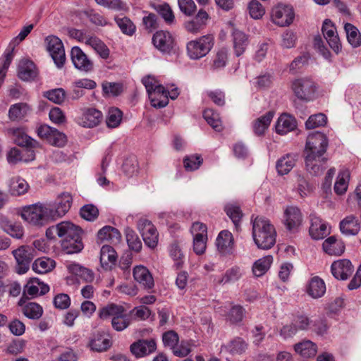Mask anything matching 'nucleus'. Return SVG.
Here are the masks:
<instances>
[{
    "label": "nucleus",
    "instance_id": "obj_1",
    "mask_svg": "<svg viewBox=\"0 0 361 361\" xmlns=\"http://www.w3.org/2000/svg\"><path fill=\"white\" fill-rule=\"evenodd\" d=\"M329 145L326 136L316 131L310 133L306 140L305 148V166L307 171L314 176L323 171V164L326 162L324 154Z\"/></svg>",
    "mask_w": 361,
    "mask_h": 361
},
{
    "label": "nucleus",
    "instance_id": "obj_2",
    "mask_svg": "<svg viewBox=\"0 0 361 361\" xmlns=\"http://www.w3.org/2000/svg\"><path fill=\"white\" fill-rule=\"evenodd\" d=\"M252 238L259 249L269 250L276 243V231L270 221L264 216L252 219Z\"/></svg>",
    "mask_w": 361,
    "mask_h": 361
},
{
    "label": "nucleus",
    "instance_id": "obj_3",
    "mask_svg": "<svg viewBox=\"0 0 361 361\" xmlns=\"http://www.w3.org/2000/svg\"><path fill=\"white\" fill-rule=\"evenodd\" d=\"M20 216L25 221L36 226L41 227L53 221L47 202H37L24 207Z\"/></svg>",
    "mask_w": 361,
    "mask_h": 361
},
{
    "label": "nucleus",
    "instance_id": "obj_4",
    "mask_svg": "<svg viewBox=\"0 0 361 361\" xmlns=\"http://www.w3.org/2000/svg\"><path fill=\"white\" fill-rule=\"evenodd\" d=\"M99 316L102 319L112 317L111 325L114 330L121 331L130 324L131 317L122 305L110 304L99 310Z\"/></svg>",
    "mask_w": 361,
    "mask_h": 361
},
{
    "label": "nucleus",
    "instance_id": "obj_5",
    "mask_svg": "<svg viewBox=\"0 0 361 361\" xmlns=\"http://www.w3.org/2000/svg\"><path fill=\"white\" fill-rule=\"evenodd\" d=\"M142 84L147 92L152 106L155 108H164L169 104L166 96V88L160 85L155 78L147 76L142 78Z\"/></svg>",
    "mask_w": 361,
    "mask_h": 361
},
{
    "label": "nucleus",
    "instance_id": "obj_6",
    "mask_svg": "<svg viewBox=\"0 0 361 361\" xmlns=\"http://www.w3.org/2000/svg\"><path fill=\"white\" fill-rule=\"evenodd\" d=\"M291 90L298 99L309 102L314 99L317 85L312 78L302 77L292 81Z\"/></svg>",
    "mask_w": 361,
    "mask_h": 361
},
{
    "label": "nucleus",
    "instance_id": "obj_7",
    "mask_svg": "<svg viewBox=\"0 0 361 361\" xmlns=\"http://www.w3.org/2000/svg\"><path fill=\"white\" fill-rule=\"evenodd\" d=\"M214 45V37L207 35L187 44L188 55L191 59H200L206 56Z\"/></svg>",
    "mask_w": 361,
    "mask_h": 361
},
{
    "label": "nucleus",
    "instance_id": "obj_8",
    "mask_svg": "<svg viewBox=\"0 0 361 361\" xmlns=\"http://www.w3.org/2000/svg\"><path fill=\"white\" fill-rule=\"evenodd\" d=\"M35 250L30 246L22 245L13 250L12 254L16 261V272L20 274L26 273L35 255Z\"/></svg>",
    "mask_w": 361,
    "mask_h": 361
},
{
    "label": "nucleus",
    "instance_id": "obj_9",
    "mask_svg": "<svg viewBox=\"0 0 361 361\" xmlns=\"http://www.w3.org/2000/svg\"><path fill=\"white\" fill-rule=\"evenodd\" d=\"M72 202L73 198L68 192L59 195L54 202H47L52 221L63 216L71 209Z\"/></svg>",
    "mask_w": 361,
    "mask_h": 361
},
{
    "label": "nucleus",
    "instance_id": "obj_10",
    "mask_svg": "<svg viewBox=\"0 0 361 361\" xmlns=\"http://www.w3.org/2000/svg\"><path fill=\"white\" fill-rule=\"evenodd\" d=\"M154 46L160 52L164 54H170L175 51L176 40L172 34L168 31L159 30L152 37Z\"/></svg>",
    "mask_w": 361,
    "mask_h": 361
},
{
    "label": "nucleus",
    "instance_id": "obj_11",
    "mask_svg": "<svg viewBox=\"0 0 361 361\" xmlns=\"http://www.w3.org/2000/svg\"><path fill=\"white\" fill-rule=\"evenodd\" d=\"M137 227L147 246L154 248L157 245L159 234L155 226L147 219H140Z\"/></svg>",
    "mask_w": 361,
    "mask_h": 361
},
{
    "label": "nucleus",
    "instance_id": "obj_12",
    "mask_svg": "<svg viewBox=\"0 0 361 361\" xmlns=\"http://www.w3.org/2000/svg\"><path fill=\"white\" fill-rule=\"evenodd\" d=\"M47 50L49 51L54 63L58 68L63 66L66 62V54L61 40L55 36L47 38Z\"/></svg>",
    "mask_w": 361,
    "mask_h": 361
},
{
    "label": "nucleus",
    "instance_id": "obj_13",
    "mask_svg": "<svg viewBox=\"0 0 361 361\" xmlns=\"http://www.w3.org/2000/svg\"><path fill=\"white\" fill-rule=\"evenodd\" d=\"M71 59L74 67L80 72L89 73L94 69L93 61L79 47L71 49Z\"/></svg>",
    "mask_w": 361,
    "mask_h": 361
},
{
    "label": "nucleus",
    "instance_id": "obj_14",
    "mask_svg": "<svg viewBox=\"0 0 361 361\" xmlns=\"http://www.w3.org/2000/svg\"><path fill=\"white\" fill-rule=\"evenodd\" d=\"M295 14L292 6L279 4L272 9L271 18L274 23L280 26H288L293 20Z\"/></svg>",
    "mask_w": 361,
    "mask_h": 361
},
{
    "label": "nucleus",
    "instance_id": "obj_15",
    "mask_svg": "<svg viewBox=\"0 0 361 361\" xmlns=\"http://www.w3.org/2000/svg\"><path fill=\"white\" fill-rule=\"evenodd\" d=\"M103 118L102 113L93 108L82 110L80 116L75 118L76 123L85 128H94L99 125Z\"/></svg>",
    "mask_w": 361,
    "mask_h": 361
},
{
    "label": "nucleus",
    "instance_id": "obj_16",
    "mask_svg": "<svg viewBox=\"0 0 361 361\" xmlns=\"http://www.w3.org/2000/svg\"><path fill=\"white\" fill-rule=\"evenodd\" d=\"M322 31L330 47L336 53H338L341 49V44L336 29L330 20L326 19L324 20Z\"/></svg>",
    "mask_w": 361,
    "mask_h": 361
},
{
    "label": "nucleus",
    "instance_id": "obj_17",
    "mask_svg": "<svg viewBox=\"0 0 361 361\" xmlns=\"http://www.w3.org/2000/svg\"><path fill=\"white\" fill-rule=\"evenodd\" d=\"M8 133L15 143L19 146L31 148L39 147V143L28 136L23 128H11L8 130Z\"/></svg>",
    "mask_w": 361,
    "mask_h": 361
},
{
    "label": "nucleus",
    "instance_id": "obj_18",
    "mask_svg": "<svg viewBox=\"0 0 361 361\" xmlns=\"http://www.w3.org/2000/svg\"><path fill=\"white\" fill-rule=\"evenodd\" d=\"M310 219L311 225L309 232L313 239H323L329 234V230L327 228V224L315 214H310Z\"/></svg>",
    "mask_w": 361,
    "mask_h": 361
},
{
    "label": "nucleus",
    "instance_id": "obj_19",
    "mask_svg": "<svg viewBox=\"0 0 361 361\" xmlns=\"http://www.w3.org/2000/svg\"><path fill=\"white\" fill-rule=\"evenodd\" d=\"M157 344L154 339H140L130 345V351L137 357H144L155 351Z\"/></svg>",
    "mask_w": 361,
    "mask_h": 361
},
{
    "label": "nucleus",
    "instance_id": "obj_20",
    "mask_svg": "<svg viewBox=\"0 0 361 361\" xmlns=\"http://www.w3.org/2000/svg\"><path fill=\"white\" fill-rule=\"evenodd\" d=\"M56 234L63 240L78 238L82 234V229L71 221H62L55 226Z\"/></svg>",
    "mask_w": 361,
    "mask_h": 361
},
{
    "label": "nucleus",
    "instance_id": "obj_21",
    "mask_svg": "<svg viewBox=\"0 0 361 361\" xmlns=\"http://www.w3.org/2000/svg\"><path fill=\"white\" fill-rule=\"evenodd\" d=\"M331 269L334 276L341 280H346L353 272V267L350 261L346 259L334 262Z\"/></svg>",
    "mask_w": 361,
    "mask_h": 361
},
{
    "label": "nucleus",
    "instance_id": "obj_22",
    "mask_svg": "<svg viewBox=\"0 0 361 361\" xmlns=\"http://www.w3.org/2000/svg\"><path fill=\"white\" fill-rule=\"evenodd\" d=\"M37 74V69L32 61L26 59L20 61L18 68V75L20 79L24 81L32 80Z\"/></svg>",
    "mask_w": 361,
    "mask_h": 361
},
{
    "label": "nucleus",
    "instance_id": "obj_23",
    "mask_svg": "<svg viewBox=\"0 0 361 361\" xmlns=\"http://www.w3.org/2000/svg\"><path fill=\"white\" fill-rule=\"evenodd\" d=\"M134 279L144 288L151 289L154 286V279L147 267L138 265L133 269Z\"/></svg>",
    "mask_w": 361,
    "mask_h": 361
},
{
    "label": "nucleus",
    "instance_id": "obj_24",
    "mask_svg": "<svg viewBox=\"0 0 361 361\" xmlns=\"http://www.w3.org/2000/svg\"><path fill=\"white\" fill-rule=\"evenodd\" d=\"M284 224L289 231L296 229L302 222V214L300 209L295 207H288L284 211Z\"/></svg>",
    "mask_w": 361,
    "mask_h": 361
},
{
    "label": "nucleus",
    "instance_id": "obj_25",
    "mask_svg": "<svg viewBox=\"0 0 361 361\" xmlns=\"http://www.w3.org/2000/svg\"><path fill=\"white\" fill-rule=\"evenodd\" d=\"M121 239L119 231L112 226H105L97 232V240L98 243L108 242L112 244H118Z\"/></svg>",
    "mask_w": 361,
    "mask_h": 361
},
{
    "label": "nucleus",
    "instance_id": "obj_26",
    "mask_svg": "<svg viewBox=\"0 0 361 361\" xmlns=\"http://www.w3.org/2000/svg\"><path fill=\"white\" fill-rule=\"evenodd\" d=\"M217 250L222 254H229L234 245V240L232 233L227 231H221L216 240Z\"/></svg>",
    "mask_w": 361,
    "mask_h": 361
},
{
    "label": "nucleus",
    "instance_id": "obj_27",
    "mask_svg": "<svg viewBox=\"0 0 361 361\" xmlns=\"http://www.w3.org/2000/svg\"><path fill=\"white\" fill-rule=\"evenodd\" d=\"M324 281L319 276L312 277L307 284L306 293L314 299L322 298L326 293Z\"/></svg>",
    "mask_w": 361,
    "mask_h": 361
},
{
    "label": "nucleus",
    "instance_id": "obj_28",
    "mask_svg": "<svg viewBox=\"0 0 361 361\" xmlns=\"http://www.w3.org/2000/svg\"><path fill=\"white\" fill-rule=\"evenodd\" d=\"M111 345L109 336L104 332L97 331L90 341L89 346L91 350L97 352L106 351Z\"/></svg>",
    "mask_w": 361,
    "mask_h": 361
},
{
    "label": "nucleus",
    "instance_id": "obj_29",
    "mask_svg": "<svg viewBox=\"0 0 361 361\" xmlns=\"http://www.w3.org/2000/svg\"><path fill=\"white\" fill-rule=\"evenodd\" d=\"M297 127V122L294 117L283 114L277 120L275 128L278 134L286 135L294 130Z\"/></svg>",
    "mask_w": 361,
    "mask_h": 361
},
{
    "label": "nucleus",
    "instance_id": "obj_30",
    "mask_svg": "<svg viewBox=\"0 0 361 361\" xmlns=\"http://www.w3.org/2000/svg\"><path fill=\"white\" fill-rule=\"evenodd\" d=\"M247 343L242 338L236 337L221 347V353H228L231 355H241L247 349Z\"/></svg>",
    "mask_w": 361,
    "mask_h": 361
},
{
    "label": "nucleus",
    "instance_id": "obj_31",
    "mask_svg": "<svg viewBox=\"0 0 361 361\" xmlns=\"http://www.w3.org/2000/svg\"><path fill=\"white\" fill-rule=\"evenodd\" d=\"M340 230L345 235H355L360 230L359 220L354 215H349L340 222Z\"/></svg>",
    "mask_w": 361,
    "mask_h": 361
},
{
    "label": "nucleus",
    "instance_id": "obj_32",
    "mask_svg": "<svg viewBox=\"0 0 361 361\" xmlns=\"http://www.w3.org/2000/svg\"><path fill=\"white\" fill-rule=\"evenodd\" d=\"M297 161V155L295 154H287L278 159L276 164V169L279 175L288 174L295 166Z\"/></svg>",
    "mask_w": 361,
    "mask_h": 361
},
{
    "label": "nucleus",
    "instance_id": "obj_33",
    "mask_svg": "<svg viewBox=\"0 0 361 361\" xmlns=\"http://www.w3.org/2000/svg\"><path fill=\"white\" fill-rule=\"evenodd\" d=\"M293 348L296 353L306 358L314 357L317 352V345L310 340H303L295 343Z\"/></svg>",
    "mask_w": 361,
    "mask_h": 361
},
{
    "label": "nucleus",
    "instance_id": "obj_34",
    "mask_svg": "<svg viewBox=\"0 0 361 361\" xmlns=\"http://www.w3.org/2000/svg\"><path fill=\"white\" fill-rule=\"evenodd\" d=\"M274 111H270L254 121L252 128L255 135H262L264 134L274 118Z\"/></svg>",
    "mask_w": 361,
    "mask_h": 361
},
{
    "label": "nucleus",
    "instance_id": "obj_35",
    "mask_svg": "<svg viewBox=\"0 0 361 361\" xmlns=\"http://www.w3.org/2000/svg\"><path fill=\"white\" fill-rule=\"evenodd\" d=\"M117 259V255L115 250L110 245H104L100 250V262L102 266L106 269L111 268Z\"/></svg>",
    "mask_w": 361,
    "mask_h": 361
},
{
    "label": "nucleus",
    "instance_id": "obj_36",
    "mask_svg": "<svg viewBox=\"0 0 361 361\" xmlns=\"http://www.w3.org/2000/svg\"><path fill=\"white\" fill-rule=\"evenodd\" d=\"M323 250L330 255H341L345 249V246L341 241L337 240L334 236H331L326 239L322 245Z\"/></svg>",
    "mask_w": 361,
    "mask_h": 361
},
{
    "label": "nucleus",
    "instance_id": "obj_37",
    "mask_svg": "<svg viewBox=\"0 0 361 361\" xmlns=\"http://www.w3.org/2000/svg\"><path fill=\"white\" fill-rule=\"evenodd\" d=\"M233 42L235 54L240 56L245 52L248 45V38L243 32L235 30L233 32Z\"/></svg>",
    "mask_w": 361,
    "mask_h": 361
},
{
    "label": "nucleus",
    "instance_id": "obj_38",
    "mask_svg": "<svg viewBox=\"0 0 361 361\" xmlns=\"http://www.w3.org/2000/svg\"><path fill=\"white\" fill-rule=\"evenodd\" d=\"M56 266L55 262L48 257H40L35 260L32 269L38 274H46L51 271Z\"/></svg>",
    "mask_w": 361,
    "mask_h": 361
},
{
    "label": "nucleus",
    "instance_id": "obj_39",
    "mask_svg": "<svg viewBox=\"0 0 361 361\" xmlns=\"http://www.w3.org/2000/svg\"><path fill=\"white\" fill-rule=\"evenodd\" d=\"M29 110L30 108L27 104L17 103L10 106L8 116L11 121H19L27 115Z\"/></svg>",
    "mask_w": 361,
    "mask_h": 361
},
{
    "label": "nucleus",
    "instance_id": "obj_40",
    "mask_svg": "<svg viewBox=\"0 0 361 361\" xmlns=\"http://www.w3.org/2000/svg\"><path fill=\"white\" fill-rule=\"evenodd\" d=\"M61 246L67 254L80 252L84 247L81 235L78 236V238H71L70 239L63 240Z\"/></svg>",
    "mask_w": 361,
    "mask_h": 361
},
{
    "label": "nucleus",
    "instance_id": "obj_41",
    "mask_svg": "<svg viewBox=\"0 0 361 361\" xmlns=\"http://www.w3.org/2000/svg\"><path fill=\"white\" fill-rule=\"evenodd\" d=\"M87 45L92 48L102 59H107L109 58L110 54L109 49L96 36H92Z\"/></svg>",
    "mask_w": 361,
    "mask_h": 361
},
{
    "label": "nucleus",
    "instance_id": "obj_42",
    "mask_svg": "<svg viewBox=\"0 0 361 361\" xmlns=\"http://www.w3.org/2000/svg\"><path fill=\"white\" fill-rule=\"evenodd\" d=\"M27 182L20 178L15 177L10 180L9 192L12 195L18 196L25 194L28 190Z\"/></svg>",
    "mask_w": 361,
    "mask_h": 361
},
{
    "label": "nucleus",
    "instance_id": "obj_43",
    "mask_svg": "<svg viewBox=\"0 0 361 361\" xmlns=\"http://www.w3.org/2000/svg\"><path fill=\"white\" fill-rule=\"evenodd\" d=\"M344 30L348 42L353 47H357L361 44V34L356 27L347 23L344 25Z\"/></svg>",
    "mask_w": 361,
    "mask_h": 361
},
{
    "label": "nucleus",
    "instance_id": "obj_44",
    "mask_svg": "<svg viewBox=\"0 0 361 361\" xmlns=\"http://www.w3.org/2000/svg\"><path fill=\"white\" fill-rule=\"evenodd\" d=\"M350 173L348 170H341L337 177V180L334 184V191L337 195L344 194L348 186V180Z\"/></svg>",
    "mask_w": 361,
    "mask_h": 361
},
{
    "label": "nucleus",
    "instance_id": "obj_45",
    "mask_svg": "<svg viewBox=\"0 0 361 361\" xmlns=\"http://www.w3.org/2000/svg\"><path fill=\"white\" fill-rule=\"evenodd\" d=\"M272 261L273 258L271 255H267L258 259L255 262L253 265V274L258 277L262 276L269 269Z\"/></svg>",
    "mask_w": 361,
    "mask_h": 361
},
{
    "label": "nucleus",
    "instance_id": "obj_46",
    "mask_svg": "<svg viewBox=\"0 0 361 361\" xmlns=\"http://www.w3.org/2000/svg\"><path fill=\"white\" fill-rule=\"evenodd\" d=\"M203 117L214 130L217 132L222 130V123L218 113L212 109H207L203 113Z\"/></svg>",
    "mask_w": 361,
    "mask_h": 361
},
{
    "label": "nucleus",
    "instance_id": "obj_47",
    "mask_svg": "<svg viewBox=\"0 0 361 361\" xmlns=\"http://www.w3.org/2000/svg\"><path fill=\"white\" fill-rule=\"evenodd\" d=\"M23 312L29 319H38L43 314V309L36 302H28L23 307Z\"/></svg>",
    "mask_w": 361,
    "mask_h": 361
},
{
    "label": "nucleus",
    "instance_id": "obj_48",
    "mask_svg": "<svg viewBox=\"0 0 361 361\" xmlns=\"http://www.w3.org/2000/svg\"><path fill=\"white\" fill-rule=\"evenodd\" d=\"M243 274V271L240 267H233L225 272L219 283H234L238 281Z\"/></svg>",
    "mask_w": 361,
    "mask_h": 361
},
{
    "label": "nucleus",
    "instance_id": "obj_49",
    "mask_svg": "<svg viewBox=\"0 0 361 361\" xmlns=\"http://www.w3.org/2000/svg\"><path fill=\"white\" fill-rule=\"evenodd\" d=\"M126 238L129 248L135 252H140L142 249V242L136 233L130 228L126 231Z\"/></svg>",
    "mask_w": 361,
    "mask_h": 361
},
{
    "label": "nucleus",
    "instance_id": "obj_50",
    "mask_svg": "<svg viewBox=\"0 0 361 361\" xmlns=\"http://www.w3.org/2000/svg\"><path fill=\"white\" fill-rule=\"evenodd\" d=\"M226 214L232 220L236 230L238 231L240 228V223L243 214L239 207L234 204H228L225 207Z\"/></svg>",
    "mask_w": 361,
    "mask_h": 361
},
{
    "label": "nucleus",
    "instance_id": "obj_51",
    "mask_svg": "<svg viewBox=\"0 0 361 361\" xmlns=\"http://www.w3.org/2000/svg\"><path fill=\"white\" fill-rule=\"evenodd\" d=\"M123 113L118 108H111L109 110L106 123L109 128L118 127L122 120Z\"/></svg>",
    "mask_w": 361,
    "mask_h": 361
},
{
    "label": "nucleus",
    "instance_id": "obj_52",
    "mask_svg": "<svg viewBox=\"0 0 361 361\" xmlns=\"http://www.w3.org/2000/svg\"><path fill=\"white\" fill-rule=\"evenodd\" d=\"M203 162V159L200 154L186 156L183 159L184 168L188 171H193L200 168Z\"/></svg>",
    "mask_w": 361,
    "mask_h": 361
},
{
    "label": "nucleus",
    "instance_id": "obj_53",
    "mask_svg": "<svg viewBox=\"0 0 361 361\" xmlns=\"http://www.w3.org/2000/svg\"><path fill=\"white\" fill-rule=\"evenodd\" d=\"M80 216L88 221H94L99 216V209L92 204L84 205L80 210Z\"/></svg>",
    "mask_w": 361,
    "mask_h": 361
},
{
    "label": "nucleus",
    "instance_id": "obj_54",
    "mask_svg": "<svg viewBox=\"0 0 361 361\" xmlns=\"http://www.w3.org/2000/svg\"><path fill=\"white\" fill-rule=\"evenodd\" d=\"M116 22L123 34L131 36L135 33L136 27L128 18H116Z\"/></svg>",
    "mask_w": 361,
    "mask_h": 361
},
{
    "label": "nucleus",
    "instance_id": "obj_55",
    "mask_svg": "<svg viewBox=\"0 0 361 361\" xmlns=\"http://www.w3.org/2000/svg\"><path fill=\"white\" fill-rule=\"evenodd\" d=\"M327 121V118L325 114L319 113L310 116L305 123V126L307 129H313L320 126H324Z\"/></svg>",
    "mask_w": 361,
    "mask_h": 361
},
{
    "label": "nucleus",
    "instance_id": "obj_56",
    "mask_svg": "<svg viewBox=\"0 0 361 361\" xmlns=\"http://www.w3.org/2000/svg\"><path fill=\"white\" fill-rule=\"evenodd\" d=\"M250 16L254 19H260L265 13V9L260 2L252 0L247 6Z\"/></svg>",
    "mask_w": 361,
    "mask_h": 361
},
{
    "label": "nucleus",
    "instance_id": "obj_57",
    "mask_svg": "<svg viewBox=\"0 0 361 361\" xmlns=\"http://www.w3.org/2000/svg\"><path fill=\"white\" fill-rule=\"evenodd\" d=\"M159 14L164 18V21L168 25H172L175 23V16L173 12L167 4L159 5L157 7Z\"/></svg>",
    "mask_w": 361,
    "mask_h": 361
},
{
    "label": "nucleus",
    "instance_id": "obj_58",
    "mask_svg": "<svg viewBox=\"0 0 361 361\" xmlns=\"http://www.w3.org/2000/svg\"><path fill=\"white\" fill-rule=\"evenodd\" d=\"M44 96L50 101L61 104L66 97V92L63 88H57L49 90L44 93Z\"/></svg>",
    "mask_w": 361,
    "mask_h": 361
},
{
    "label": "nucleus",
    "instance_id": "obj_59",
    "mask_svg": "<svg viewBox=\"0 0 361 361\" xmlns=\"http://www.w3.org/2000/svg\"><path fill=\"white\" fill-rule=\"evenodd\" d=\"M180 11L186 16H192L197 10L193 0H178Z\"/></svg>",
    "mask_w": 361,
    "mask_h": 361
},
{
    "label": "nucleus",
    "instance_id": "obj_60",
    "mask_svg": "<svg viewBox=\"0 0 361 361\" xmlns=\"http://www.w3.org/2000/svg\"><path fill=\"white\" fill-rule=\"evenodd\" d=\"M170 256L175 262L176 266L180 267L183 263L184 255L180 246L177 243H173L169 249Z\"/></svg>",
    "mask_w": 361,
    "mask_h": 361
},
{
    "label": "nucleus",
    "instance_id": "obj_61",
    "mask_svg": "<svg viewBox=\"0 0 361 361\" xmlns=\"http://www.w3.org/2000/svg\"><path fill=\"white\" fill-rule=\"evenodd\" d=\"M50 137L48 142L53 146L61 147L67 142L66 135L56 129L54 130Z\"/></svg>",
    "mask_w": 361,
    "mask_h": 361
},
{
    "label": "nucleus",
    "instance_id": "obj_62",
    "mask_svg": "<svg viewBox=\"0 0 361 361\" xmlns=\"http://www.w3.org/2000/svg\"><path fill=\"white\" fill-rule=\"evenodd\" d=\"M162 341L165 346L173 350L178 345V336L175 331H169L163 334Z\"/></svg>",
    "mask_w": 361,
    "mask_h": 361
},
{
    "label": "nucleus",
    "instance_id": "obj_63",
    "mask_svg": "<svg viewBox=\"0 0 361 361\" xmlns=\"http://www.w3.org/2000/svg\"><path fill=\"white\" fill-rule=\"evenodd\" d=\"M245 314L244 309L240 305L233 306L228 315L231 322L235 324L242 321Z\"/></svg>",
    "mask_w": 361,
    "mask_h": 361
},
{
    "label": "nucleus",
    "instance_id": "obj_64",
    "mask_svg": "<svg viewBox=\"0 0 361 361\" xmlns=\"http://www.w3.org/2000/svg\"><path fill=\"white\" fill-rule=\"evenodd\" d=\"M54 305L57 309H67L71 305V298L67 294H58L54 298Z\"/></svg>",
    "mask_w": 361,
    "mask_h": 361
}]
</instances>
